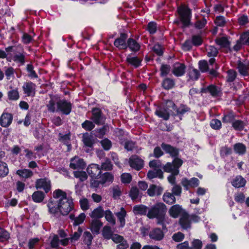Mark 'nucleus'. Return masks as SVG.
Instances as JSON below:
<instances>
[{
	"instance_id": "1",
	"label": "nucleus",
	"mask_w": 249,
	"mask_h": 249,
	"mask_svg": "<svg viewBox=\"0 0 249 249\" xmlns=\"http://www.w3.org/2000/svg\"><path fill=\"white\" fill-rule=\"evenodd\" d=\"M53 197L58 199L60 213L63 215H67L73 207L72 199L67 197L66 193L60 189L53 192Z\"/></svg>"
},
{
	"instance_id": "2",
	"label": "nucleus",
	"mask_w": 249,
	"mask_h": 249,
	"mask_svg": "<svg viewBox=\"0 0 249 249\" xmlns=\"http://www.w3.org/2000/svg\"><path fill=\"white\" fill-rule=\"evenodd\" d=\"M166 212V205L162 202H158L148 209L147 216L150 219L157 218L160 223L164 220Z\"/></svg>"
},
{
	"instance_id": "3",
	"label": "nucleus",
	"mask_w": 249,
	"mask_h": 249,
	"mask_svg": "<svg viewBox=\"0 0 249 249\" xmlns=\"http://www.w3.org/2000/svg\"><path fill=\"white\" fill-rule=\"evenodd\" d=\"M199 219V217L196 215H189L186 212H183L179 218V223L182 229L187 230L191 228L192 222H197Z\"/></svg>"
},
{
	"instance_id": "4",
	"label": "nucleus",
	"mask_w": 249,
	"mask_h": 249,
	"mask_svg": "<svg viewBox=\"0 0 249 249\" xmlns=\"http://www.w3.org/2000/svg\"><path fill=\"white\" fill-rule=\"evenodd\" d=\"M178 12L179 16L180 19L183 26H189L191 18V9L187 6L181 5L178 7Z\"/></svg>"
},
{
	"instance_id": "5",
	"label": "nucleus",
	"mask_w": 249,
	"mask_h": 249,
	"mask_svg": "<svg viewBox=\"0 0 249 249\" xmlns=\"http://www.w3.org/2000/svg\"><path fill=\"white\" fill-rule=\"evenodd\" d=\"M183 161L178 158L174 160L172 163L167 162L164 166L163 170L165 172L171 173L174 175H178L179 173L178 168L182 165Z\"/></svg>"
},
{
	"instance_id": "6",
	"label": "nucleus",
	"mask_w": 249,
	"mask_h": 249,
	"mask_svg": "<svg viewBox=\"0 0 249 249\" xmlns=\"http://www.w3.org/2000/svg\"><path fill=\"white\" fill-rule=\"evenodd\" d=\"M36 187L37 189H43L47 193L51 188V181L47 178L38 179L36 182Z\"/></svg>"
},
{
	"instance_id": "7",
	"label": "nucleus",
	"mask_w": 249,
	"mask_h": 249,
	"mask_svg": "<svg viewBox=\"0 0 249 249\" xmlns=\"http://www.w3.org/2000/svg\"><path fill=\"white\" fill-rule=\"evenodd\" d=\"M57 111H60L64 114H70L71 109V104L65 100H62L57 102Z\"/></svg>"
},
{
	"instance_id": "8",
	"label": "nucleus",
	"mask_w": 249,
	"mask_h": 249,
	"mask_svg": "<svg viewBox=\"0 0 249 249\" xmlns=\"http://www.w3.org/2000/svg\"><path fill=\"white\" fill-rule=\"evenodd\" d=\"M91 120L97 124H103L105 121V118L99 108H95L92 110Z\"/></svg>"
},
{
	"instance_id": "9",
	"label": "nucleus",
	"mask_w": 249,
	"mask_h": 249,
	"mask_svg": "<svg viewBox=\"0 0 249 249\" xmlns=\"http://www.w3.org/2000/svg\"><path fill=\"white\" fill-rule=\"evenodd\" d=\"M129 163L131 167L140 170L143 167V160L138 156L133 155L129 158Z\"/></svg>"
},
{
	"instance_id": "10",
	"label": "nucleus",
	"mask_w": 249,
	"mask_h": 249,
	"mask_svg": "<svg viewBox=\"0 0 249 249\" xmlns=\"http://www.w3.org/2000/svg\"><path fill=\"white\" fill-rule=\"evenodd\" d=\"M87 171L91 178H98L101 173V169L98 164H91L88 167Z\"/></svg>"
},
{
	"instance_id": "11",
	"label": "nucleus",
	"mask_w": 249,
	"mask_h": 249,
	"mask_svg": "<svg viewBox=\"0 0 249 249\" xmlns=\"http://www.w3.org/2000/svg\"><path fill=\"white\" fill-rule=\"evenodd\" d=\"M36 85L32 82H26L22 86L24 93L28 96H34L36 94Z\"/></svg>"
},
{
	"instance_id": "12",
	"label": "nucleus",
	"mask_w": 249,
	"mask_h": 249,
	"mask_svg": "<svg viewBox=\"0 0 249 249\" xmlns=\"http://www.w3.org/2000/svg\"><path fill=\"white\" fill-rule=\"evenodd\" d=\"M86 166L83 160L75 157L71 160L70 167L73 169H83Z\"/></svg>"
},
{
	"instance_id": "13",
	"label": "nucleus",
	"mask_w": 249,
	"mask_h": 249,
	"mask_svg": "<svg viewBox=\"0 0 249 249\" xmlns=\"http://www.w3.org/2000/svg\"><path fill=\"white\" fill-rule=\"evenodd\" d=\"M111 239L115 243L119 244L117 245V248L119 249H126L129 246L126 240L124 239L123 236L117 234H113Z\"/></svg>"
},
{
	"instance_id": "14",
	"label": "nucleus",
	"mask_w": 249,
	"mask_h": 249,
	"mask_svg": "<svg viewBox=\"0 0 249 249\" xmlns=\"http://www.w3.org/2000/svg\"><path fill=\"white\" fill-rule=\"evenodd\" d=\"M127 37V35L126 34H121L120 36L115 40L114 45L119 49H126L127 48L125 43Z\"/></svg>"
},
{
	"instance_id": "15",
	"label": "nucleus",
	"mask_w": 249,
	"mask_h": 249,
	"mask_svg": "<svg viewBox=\"0 0 249 249\" xmlns=\"http://www.w3.org/2000/svg\"><path fill=\"white\" fill-rule=\"evenodd\" d=\"M237 69L239 73L243 76L249 75V61H238Z\"/></svg>"
},
{
	"instance_id": "16",
	"label": "nucleus",
	"mask_w": 249,
	"mask_h": 249,
	"mask_svg": "<svg viewBox=\"0 0 249 249\" xmlns=\"http://www.w3.org/2000/svg\"><path fill=\"white\" fill-rule=\"evenodd\" d=\"M199 181L198 179L196 178H193L190 180L184 178L182 179L181 184L186 190H188L190 187L195 188L198 186Z\"/></svg>"
},
{
	"instance_id": "17",
	"label": "nucleus",
	"mask_w": 249,
	"mask_h": 249,
	"mask_svg": "<svg viewBox=\"0 0 249 249\" xmlns=\"http://www.w3.org/2000/svg\"><path fill=\"white\" fill-rule=\"evenodd\" d=\"M13 116L9 113H3L0 117V125L3 127L9 126L12 123Z\"/></svg>"
},
{
	"instance_id": "18",
	"label": "nucleus",
	"mask_w": 249,
	"mask_h": 249,
	"mask_svg": "<svg viewBox=\"0 0 249 249\" xmlns=\"http://www.w3.org/2000/svg\"><path fill=\"white\" fill-rule=\"evenodd\" d=\"M183 212H186L181 207V206L178 204L172 206L169 210V213L170 215L174 218L178 217L180 214L181 215Z\"/></svg>"
},
{
	"instance_id": "19",
	"label": "nucleus",
	"mask_w": 249,
	"mask_h": 249,
	"mask_svg": "<svg viewBox=\"0 0 249 249\" xmlns=\"http://www.w3.org/2000/svg\"><path fill=\"white\" fill-rule=\"evenodd\" d=\"M185 68L186 67L184 64L176 63L173 65L172 72L176 76H181L184 74Z\"/></svg>"
},
{
	"instance_id": "20",
	"label": "nucleus",
	"mask_w": 249,
	"mask_h": 249,
	"mask_svg": "<svg viewBox=\"0 0 249 249\" xmlns=\"http://www.w3.org/2000/svg\"><path fill=\"white\" fill-rule=\"evenodd\" d=\"M149 235L150 238L154 240L160 241L163 239L164 233L160 229L155 228L149 232Z\"/></svg>"
},
{
	"instance_id": "21",
	"label": "nucleus",
	"mask_w": 249,
	"mask_h": 249,
	"mask_svg": "<svg viewBox=\"0 0 249 249\" xmlns=\"http://www.w3.org/2000/svg\"><path fill=\"white\" fill-rule=\"evenodd\" d=\"M162 191L163 188L161 187L153 184L147 189V193L150 196H154L160 195Z\"/></svg>"
},
{
	"instance_id": "22",
	"label": "nucleus",
	"mask_w": 249,
	"mask_h": 249,
	"mask_svg": "<svg viewBox=\"0 0 249 249\" xmlns=\"http://www.w3.org/2000/svg\"><path fill=\"white\" fill-rule=\"evenodd\" d=\"M161 146L166 153L169 154L172 157H177L178 154V149L174 147L171 145L162 143Z\"/></svg>"
},
{
	"instance_id": "23",
	"label": "nucleus",
	"mask_w": 249,
	"mask_h": 249,
	"mask_svg": "<svg viewBox=\"0 0 249 249\" xmlns=\"http://www.w3.org/2000/svg\"><path fill=\"white\" fill-rule=\"evenodd\" d=\"M103 225V223L99 219L92 220L90 225V230L91 232L97 234L99 233L100 228Z\"/></svg>"
},
{
	"instance_id": "24",
	"label": "nucleus",
	"mask_w": 249,
	"mask_h": 249,
	"mask_svg": "<svg viewBox=\"0 0 249 249\" xmlns=\"http://www.w3.org/2000/svg\"><path fill=\"white\" fill-rule=\"evenodd\" d=\"M58 200L57 201L50 200L47 204L49 212L52 214H55L59 212Z\"/></svg>"
},
{
	"instance_id": "25",
	"label": "nucleus",
	"mask_w": 249,
	"mask_h": 249,
	"mask_svg": "<svg viewBox=\"0 0 249 249\" xmlns=\"http://www.w3.org/2000/svg\"><path fill=\"white\" fill-rule=\"evenodd\" d=\"M149 208L143 205H136L133 207V212L136 215H147Z\"/></svg>"
},
{
	"instance_id": "26",
	"label": "nucleus",
	"mask_w": 249,
	"mask_h": 249,
	"mask_svg": "<svg viewBox=\"0 0 249 249\" xmlns=\"http://www.w3.org/2000/svg\"><path fill=\"white\" fill-rule=\"evenodd\" d=\"M120 222V226L121 227H124L125 224V217L126 215V212L123 207L121 208L120 211L115 213Z\"/></svg>"
},
{
	"instance_id": "27",
	"label": "nucleus",
	"mask_w": 249,
	"mask_h": 249,
	"mask_svg": "<svg viewBox=\"0 0 249 249\" xmlns=\"http://www.w3.org/2000/svg\"><path fill=\"white\" fill-rule=\"evenodd\" d=\"M99 180L98 181L99 184H104L107 182H111L113 179V176L109 173H105L98 177Z\"/></svg>"
},
{
	"instance_id": "28",
	"label": "nucleus",
	"mask_w": 249,
	"mask_h": 249,
	"mask_svg": "<svg viewBox=\"0 0 249 249\" xmlns=\"http://www.w3.org/2000/svg\"><path fill=\"white\" fill-rule=\"evenodd\" d=\"M147 177L149 179H152L155 178H163V172L160 169H154L153 170H150L147 173Z\"/></svg>"
},
{
	"instance_id": "29",
	"label": "nucleus",
	"mask_w": 249,
	"mask_h": 249,
	"mask_svg": "<svg viewBox=\"0 0 249 249\" xmlns=\"http://www.w3.org/2000/svg\"><path fill=\"white\" fill-rule=\"evenodd\" d=\"M232 185L236 188H240L245 186L246 180L240 176H237L232 181Z\"/></svg>"
},
{
	"instance_id": "30",
	"label": "nucleus",
	"mask_w": 249,
	"mask_h": 249,
	"mask_svg": "<svg viewBox=\"0 0 249 249\" xmlns=\"http://www.w3.org/2000/svg\"><path fill=\"white\" fill-rule=\"evenodd\" d=\"M163 200L167 204L171 205L176 202V198L174 195L169 192L165 193L162 197Z\"/></svg>"
},
{
	"instance_id": "31",
	"label": "nucleus",
	"mask_w": 249,
	"mask_h": 249,
	"mask_svg": "<svg viewBox=\"0 0 249 249\" xmlns=\"http://www.w3.org/2000/svg\"><path fill=\"white\" fill-rule=\"evenodd\" d=\"M70 217L71 219L74 221L73 225L76 226L83 222L85 219L86 215L84 213H81L76 217L73 214H71Z\"/></svg>"
},
{
	"instance_id": "32",
	"label": "nucleus",
	"mask_w": 249,
	"mask_h": 249,
	"mask_svg": "<svg viewBox=\"0 0 249 249\" xmlns=\"http://www.w3.org/2000/svg\"><path fill=\"white\" fill-rule=\"evenodd\" d=\"M155 114L164 120H168L169 119L170 114L167 109L160 108L156 111Z\"/></svg>"
},
{
	"instance_id": "33",
	"label": "nucleus",
	"mask_w": 249,
	"mask_h": 249,
	"mask_svg": "<svg viewBox=\"0 0 249 249\" xmlns=\"http://www.w3.org/2000/svg\"><path fill=\"white\" fill-rule=\"evenodd\" d=\"M201 91L202 92H209L210 93L212 96H215L218 95V93L219 92V90L217 88V87L213 85H210L208 87H207V88L205 89H202L201 90Z\"/></svg>"
},
{
	"instance_id": "34",
	"label": "nucleus",
	"mask_w": 249,
	"mask_h": 249,
	"mask_svg": "<svg viewBox=\"0 0 249 249\" xmlns=\"http://www.w3.org/2000/svg\"><path fill=\"white\" fill-rule=\"evenodd\" d=\"M216 43L221 48H229L230 42L226 37H221L215 39Z\"/></svg>"
},
{
	"instance_id": "35",
	"label": "nucleus",
	"mask_w": 249,
	"mask_h": 249,
	"mask_svg": "<svg viewBox=\"0 0 249 249\" xmlns=\"http://www.w3.org/2000/svg\"><path fill=\"white\" fill-rule=\"evenodd\" d=\"M104 212L102 207H98L95 209L90 214V216L92 218H101L104 216Z\"/></svg>"
},
{
	"instance_id": "36",
	"label": "nucleus",
	"mask_w": 249,
	"mask_h": 249,
	"mask_svg": "<svg viewBox=\"0 0 249 249\" xmlns=\"http://www.w3.org/2000/svg\"><path fill=\"white\" fill-rule=\"evenodd\" d=\"M44 194L41 191H36L32 195V198L34 202L40 203L43 201L44 198Z\"/></svg>"
},
{
	"instance_id": "37",
	"label": "nucleus",
	"mask_w": 249,
	"mask_h": 249,
	"mask_svg": "<svg viewBox=\"0 0 249 249\" xmlns=\"http://www.w3.org/2000/svg\"><path fill=\"white\" fill-rule=\"evenodd\" d=\"M127 47L132 51H138L140 48L139 44L133 39L129 38L127 41Z\"/></svg>"
},
{
	"instance_id": "38",
	"label": "nucleus",
	"mask_w": 249,
	"mask_h": 249,
	"mask_svg": "<svg viewBox=\"0 0 249 249\" xmlns=\"http://www.w3.org/2000/svg\"><path fill=\"white\" fill-rule=\"evenodd\" d=\"M162 86L166 89H171L174 87L175 81L172 79L166 78L162 81Z\"/></svg>"
},
{
	"instance_id": "39",
	"label": "nucleus",
	"mask_w": 249,
	"mask_h": 249,
	"mask_svg": "<svg viewBox=\"0 0 249 249\" xmlns=\"http://www.w3.org/2000/svg\"><path fill=\"white\" fill-rule=\"evenodd\" d=\"M17 174L20 177H21L25 178H30L33 175V172L27 169H24L23 170H18L17 171Z\"/></svg>"
},
{
	"instance_id": "40",
	"label": "nucleus",
	"mask_w": 249,
	"mask_h": 249,
	"mask_svg": "<svg viewBox=\"0 0 249 249\" xmlns=\"http://www.w3.org/2000/svg\"><path fill=\"white\" fill-rule=\"evenodd\" d=\"M102 234L104 237L107 239H111L113 235L111 228L107 226L103 228Z\"/></svg>"
},
{
	"instance_id": "41",
	"label": "nucleus",
	"mask_w": 249,
	"mask_h": 249,
	"mask_svg": "<svg viewBox=\"0 0 249 249\" xmlns=\"http://www.w3.org/2000/svg\"><path fill=\"white\" fill-rule=\"evenodd\" d=\"M190 110V108L189 107L186 105L182 104L180 105L178 107H177L175 110L177 112V115L182 116L186 112L189 111Z\"/></svg>"
},
{
	"instance_id": "42",
	"label": "nucleus",
	"mask_w": 249,
	"mask_h": 249,
	"mask_svg": "<svg viewBox=\"0 0 249 249\" xmlns=\"http://www.w3.org/2000/svg\"><path fill=\"white\" fill-rule=\"evenodd\" d=\"M83 142L84 144L89 147H92L94 141L91 136L88 134H84L83 136Z\"/></svg>"
},
{
	"instance_id": "43",
	"label": "nucleus",
	"mask_w": 249,
	"mask_h": 249,
	"mask_svg": "<svg viewBox=\"0 0 249 249\" xmlns=\"http://www.w3.org/2000/svg\"><path fill=\"white\" fill-rule=\"evenodd\" d=\"M126 60L129 64L134 66L135 67L139 66L142 61L141 59L137 57H131L130 56H128L127 57Z\"/></svg>"
},
{
	"instance_id": "44",
	"label": "nucleus",
	"mask_w": 249,
	"mask_h": 249,
	"mask_svg": "<svg viewBox=\"0 0 249 249\" xmlns=\"http://www.w3.org/2000/svg\"><path fill=\"white\" fill-rule=\"evenodd\" d=\"M84 242L88 246H90L92 243L93 236L89 231H85L83 234Z\"/></svg>"
},
{
	"instance_id": "45",
	"label": "nucleus",
	"mask_w": 249,
	"mask_h": 249,
	"mask_svg": "<svg viewBox=\"0 0 249 249\" xmlns=\"http://www.w3.org/2000/svg\"><path fill=\"white\" fill-rule=\"evenodd\" d=\"M74 176L79 179L81 181H84L88 178V175L85 172L76 171L73 172Z\"/></svg>"
},
{
	"instance_id": "46",
	"label": "nucleus",
	"mask_w": 249,
	"mask_h": 249,
	"mask_svg": "<svg viewBox=\"0 0 249 249\" xmlns=\"http://www.w3.org/2000/svg\"><path fill=\"white\" fill-rule=\"evenodd\" d=\"M8 96L9 100H18L19 98V95L18 89H14L10 90L8 93Z\"/></svg>"
},
{
	"instance_id": "47",
	"label": "nucleus",
	"mask_w": 249,
	"mask_h": 249,
	"mask_svg": "<svg viewBox=\"0 0 249 249\" xmlns=\"http://www.w3.org/2000/svg\"><path fill=\"white\" fill-rule=\"evenodd\" d=\"M105 218L106 220L111 223L112 225H114L116 223L115 219L113 215L112 212L109 210H107L104 213Z\"/></svg>"
},
{
	"instance_id": "48",
	"label": "nucleus",
	"mask_w": 249,
	"mask_h": 249,
	"mask_svg": "<svg viewBox=\"0 0 249 249\" xmlns=\"http://www.w3.org/2000/svg\"><path fill=\"white\" fill-rule=\"evenodd\" d=\"M56 104L57 105V102H56L54 99H51L48 103L47 104L48 110L51 112L57 111V108H56Z\"/></svg>"
},
{
	"instance_id": "49",
	"label": "nucleus",
	"mask_w": 249,
	"mask_h": 249,
	"mask_svg": "<svg viewBox=\"0 0 249 249\" xmlns=\"http://www.w3.org/2000/svg\"><path fill=\"white\" fill-rule=\"evenodd\" d=\"M8 173V168L6 163L0 161V177H5Z\"/></svg>"
},
{
	"instance_id": "50",
	"label": "nucleus",
	"mask_w": 249,
	"mask_h": 249,
	"mask_svg": "<svg viewBox=\"0 0 249 249\" xmlns=\"http://www.w3.org/2000/svg\"><path fill=\"white\" fill-rule=\"evenodd\" d=\"M129 196L134 201L137 199L139 196V191L136 187H132L129 192Z\"/></svg>"
},
{
	"instance_id": "51",
	"label": "nucleus",
	"mask_w": 249,
	"mask_h": 249,
	"mask_svg": "<svg viewBox=\"0 0 249 249\" xmlns=\"http://www.w3.org/2000/svg\"><path fill=\"white\" fill-rule=\"evenodd\" d=\"M234 149L236 153L243 154L246 151V147L244 144L239 143L234 145Z\"/></svg>"
},
{
	"instance_id": "52",
	"label": "nucleus",
	"mask_w": 249,
	"mask_h": 249,
	"mask_svg": "<svg viewBox=\"0 0 249 249\" xmlns=\"http://www.w3.org/2000/svg\"><path fill=\"white\" fill-rule=\"evenodd\" d=\"M171 68L170 66L166 64H162L161 66L160 71V75L161 76H165L167 74H168L170 71Z\"/></svg>"
},
{
	"instance_id": "53",
	"label": "nucleus",
	"mask_w": 249,
	"mask_h": 249,
	"mask_svg": "<svg viewBox=\"0 0 249 249\" xmlns=\"http://www.w3.org/2000/svg\"><path fill=\"white\" fill-rule=\"evenodd\" d=\"M13 59L15 62L19 63L21 65H23L25 63V56L22 53H18L15 55L13 56Z\"/></svg>"
},
{
	"instance_id": "54",
	"label": "nucleus",
	"mask_w": 249,
	"mask_h": 249,
	"mask_svg": "<svg viewBox=\"0 0 249 249\" xmlns=\"http://www.w3.org/2000/svg\"><path fill=\"white\" fill-rule=\"evenodd\" d=\"M82 231H83L82 229L80 227H78L77 231L74 232V233L72 234L71 237L70 238L71 242L77 241L80 237Z\"/></svg>"
},
{
	"instance_id": "55",
	"label": "nucleus",
	"mask_w": 249,
	"mask_h": 249,
	"mask_svg": "<svg viewBox=\"0 0 249 249\" xmlns=\"http://www.w3.org/2000/svg\"><path fill=\"white\" fill-rule=\"evenodd\" d=\"M9 238V233L6 230L0 228V241L4 242Z\"/></svg>"
},
{
	"instance_id": "56",
	"label": "nucleus",
	"mask_w": 249,
	"mask_h": 249,
	"mask_svg": "<svg viewBox=\"0 0 249 249\" xmlns=\"http://www.w3.org/2000/svg\"><path fill=\"white\" fill-rule=\"evenodd\" d=\"M208 55L209 57L215 56L218 53L217 49L214 46H210L207 48Z\"/></svg>"
},
{
	"instance_id": "57",
	"label": "nucleus",
	"mask_w": 249,
	"mask_h": 249,
	"mask_svg": "<svg viewBox=\"0 0 249 249\" xmlns=\"http://www.w3.org/2000/svg\"><path fill=\"white\" fill-rule=\"evenodd\" d=\"M112 165L110 160L106 159L104 162L102 163L101 169L105 170H110L112 169Z\"/></svg>"
},
{
	"instance_id": "58",
	"label": "nucleus",
	"mask_w": 249,
	"mask_h": 249,
	"mask_svg": "<svg viewBox=\"0 0 249 249\" xmlns=\"http://www.w3.org/2000/svg\"><path fill=\"white\" fill-rule=\"evenodd\" d=\"M82 126L85 129L90 131L94 127L95 125L92 122L87 120L82 124Z\"/></svg>"
},
{
	"instance_id": "59",
	"label": "nucleus",
	"mask_w": 249,
	"mask_h": 249,
	"mask_svg": "<svg viewBox=\"0 0 249 249\" xmlns=\"http://www.w3.org/2000/svg\"><path fill=\"white\" fill-rule=\"evenodd\" d=\"M184 238V234L181 232H178L173 234L172 239L177 242H179Z\"/></svg>"
},
{
	"instance_id": "60",
	"label": "nucleus",
	"mask_w": 249,
	"mask_h": 249,
	"mask_svg": "<svg viewBox=\"0 0 249 249\" xmlns=\"http://www.w3.org/2000/svg\"><path fill=\"white\" fill-rule=\"evenodd\" d=\"M190 78L192 80H196L199 76V72L196 69H191L189 73Z\"/></svg>"
},
{
	"instance_id": "61",
	"label": "nucleus",
	"mask_w": 249,
	"mask_h": 249,
	"mask_svg": "<svg viewBox=\"0 0 249 249\" xmlns=\"http://www.w3.org/2000/svg\"><path fill=\"white\" fill-rule=\"evenodd\" d=\"M245 124L243 122L241 121H235L232 123V126L234 128L237 130H240L243 129Z\"/></svg>"
},
{
	"instance_id": "62",
	"label": "nucleus",
	"mask_w": 249,
	"mask_h": 249,
	"mask_svg": "<svg viewBox=\"0 0 249 249\" xmlns=\"http://www.w3.org/2000/svg\"><path fill=\"white\" fill-rule=\"evenodd\" d=\"M227 81L228 82H232L236 77V72L234 70H230L227 72Z\"/></svg>"
},
{
	"instance_id": "63",
	"label": "nucleus",
	"mask_w": 249,
	"mask_h": 249,
	"mask_svg": "<svg viewBox=\"0 0 249 249\" xmlns=\"http://www.w3.org/2000/svg\"><path fill=\"white\" fill-rule=\"evenodd\" d=\"M210 125L213 128L218 129L221 127V123L218 119H213L210 123Z\"/></svg>"
},
{
	"instance_id": "64",
	"label": "nucleus",
	"mask_w": 249,
	"mask_h": 249,
	"mask_svg": "<svg viewBox=\"0 0 249 249\" xmlns=\"http://www.w3.org/2000/svg\"><path fill=\"white\" fill-rule=\"evenodd\" d=\"M240 38L244 44L249 45V32L242 34Z\"/></svg>"
}]
</instances>
